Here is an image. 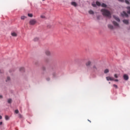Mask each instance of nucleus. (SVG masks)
Listing matches in <instances>:
<instances>
[{
  "label": "nucleus",
  "instance_id": "f03ea898",
  "mask_svg": "<svg viewBox=\"0 0 130 130\" xmlns=\"http://www.w3.org/2000/svg\"><path fill=\"white\" fill-rule=\"evenodd\" d=\"M37 23V21H36V19H31L29 22V25H31V26L35 25V24H36Z\"/></svg>",
  "mask_w": 130,
  "mask_h": 130
},
{
  "label": "nucleus",
  "instance_id": "20e7f679",
  "mask_svg": "<svg viewBox=\"0 0 130 130\" xmlns=\"http://www.w3.org/2000/svg\"><path fill=\"white\" fill-rule=\"evenodd\" d=\"M121 16L122 17H126V18L128 17V15H127V13L125 11H123L122 13H121Z\"/></svg>",
  "mask_w": 130,
  "mask_h": 130
},
{
  "label": "nucleus",
  "instance_id": "cd10ccee",
  "mask_svg": "<svg viewBox=\"0 0 130 130\" xmlns=\"http://www.w3.org/2000/svg\"><path fill=\"white\" fill-rule=\"evenodd\" d=\"M15 113H16V114H18V113H19V110H16L15 111Z\"/></svg>",
  "mask_w": 130,
  "mask_h": 130
},
{
  "label": "nucleus",
  "instance_id": "7c9ffc66",
  "mask_svg": "<svg viewBox=\"0 0 130 130\" xmlns=\"http://www.w3.org/2000/svg\"><path fill=\"white\" fill-rule=\"evenodd\" d=\"M52 76H53V77H55V76H56V73H53Z\"/></svg>",
  "mask_w": 130,
  "mask_h": 130
},
{
  "label": "nucleus",
  "instance_id": "9b49d317",
  "mask_svg": "<svg viewBox=\"0 0 130 130\" xmlns=\"http://www.w3.org/2000/svg\"><path fill=\"white\" fill-rule=\"evenodd\" d=\"M71 5L72 6H74V7H77V6H78V5L77 4V3L75 2H73L71 3Z\"/></svg>",
  "mask_w": 130,
  "mask_h": 130
},
{
  "label": "nucleus",
  "instance_id": "f8f14e48",
  "mask_svg": "<svg viewBox=\"0 0 130 130\" xmlns=\"http://www.w3.org/2000/svg\"><path fill=\"white\" fill-rule=\"evenodd\" d=\"M89 66H91V61H88L86 63V67H89Z\"/></svg>",
  "mask_w": 130,
  "mask_h": 130
},
{
  "label": "nucleus",
  "instance_id": "bb28decb",
  "mask_svg": "<svg viewBox=\"0 0 130 130\" xmlns=\"http://www.w3.org/2000/svg\"><path fill=\"white\" fill-rule=\"evenodd\" d=\"M10 77H7V80H6V82H9V81H10Z\"/></svg>",
  "mask_w": 130,
  "mask_h": 130
},
{
  "label": "nucleus",
  "instance_id": "423d86ee",
  "mask_svg": "<svg viewBox=\"0 0 130 130\" xmlns=\"http://www.w3.org/2000/svg\"><path fill=\"white\" fill-rule=\"evenodd\" d=\"M123 78L124 80H125V81H127V80H128V76H127L126 74H124L123 75Z\"/></svg>",
  "mask_w": 130,
  "mask_h": 130
},
{
  "label": "nucleus",
  "instance_id": "e433bc0d",
  "mask_svg": "<svg viewBox=\"0 0 130 130\" xmlns=\"http://www.w3.org/2000/svg\"><path fill=\"white\" fill-rule=\"evenodd\" d=\"M115 82H118V79H114V80Z\"/></svg>",
  "mask_w": 130,
  "mask_h": 130
},
{
  "label": "nucleus",
  "instance_id": "ea45409f",
  "mask_svg": "<svg viewBox=\"0 0 130 130\" xmlns=\"http://www.w3.org/2000/svg\"><path fill=\"white\" fill-rule=\"evenodd\" d=\"M2 118H3V117L0 115V119H2Z\"/></svg>",
  "mask_w": 130,
  "mask_h": 130
},
{
  "label": "nucleus",
  "instance_id": "b1692460",
  "mask_svg": "<svg viewBox=\"0 0 130 130\" xmlns=\"http://www.w3.org/2000/svg\"><path fill=\"white\" fill-rule=\"evenodd\" d=\"M125 3L127 4V5H129V2L127 0H125Z\"/></svg>",
  "mask_w": 130,
  "mask_h": 130
},
{
  "label": "nucleus",
  "instance_id": "4468645a",
  "mask_svg": "<svg viewBox=\"0 0 130 130\" xmlns=\"http://www.w3.org/2000/svg\"><path fill=\"white\" fill-rule=\"evenodd\" d=\"M19 71L20 72H25V69L23 67H21L19 69Z\"/></svg>",
  "mask_w": 130,
  "mask_h": 130
},
{
  "label": "nucleus",
  "instance_id": "ddd939ff",
  "mask_svg": "<svg viewBox=\"0 0 130 130\" xmlns=\"http://www.w3.org/2000/svg\"><path fill=\"white\" fill-rule=\"evenodd\" d=\"M108 27L109 29H111V30H112V29H113V25H111V24H109L108 25Z\"/></svg>",
  "mask_w": 130,
  "mask_h": 130
},
{
  "label": "nucleus",
  "instance_id": "39448f33",
  "mask_svg": "<svg viewBox=\"0 0 130 130\" xmlns=\"http://www.w3.org/2000/svg\"><path fill=\"white\" fill-rule=\"evenodd\" d=\"M106 79L107 81H114V78L111 77H107Z\"/></svg>",
  "mask_w": 130,
  "mask_h": 130
},
{
  "label": "nucleus",
  "instance_id": "c85d7f7f",
  "mask_svg": "<svg viewBox=\"0 0 130 130\" xmlns=\"http://www.w3.org/2000/svg\"><path fill=\"white\" fill-rule=\"evenodd\" d=\"M18 116H19V118H22V115H21V114H19Z\"/></svg>",
  "mask_w": 130,
  "mask_h": 130
},
{
  "label": "nucleus",
  "instance_id": "a19ab883",
  "mask_svg": "<svg viewBox=\"0 0 130 130\" xmlns=\"http://www.w3.org/2000/svg\"><path fill=\"white\" fill-rule=\"evenodd\" d=\"M0 98H3V95H0Z\"/></svg>",
  "mask_w": 130,
  "mask_h": 130
},
{
  "label": "nucleus",
  "instance_id": "a211bd4d",
  "mask_svg": "<svg viewBox=\"0 0 130 130\" xmlns=\"http://www.w3.org/2000/svg\"><path fill=\"white\" fill-rule=\"evenodd\" d=\"M108 73H109V70H108V69L105 70L104 73L105 74H107Z\"/></svg>",
  "mask_w": 130,
  "mask_h": 130
},
{
  "label": "nucleus",
  "instance_id": "c756f323",
  "mask_svg": "<svg viewBox=\"0 0 130 130\" xmlns=\"http://www.w3.org/2000/svg\"><path fill=\"white\" fill-rule=\"evenodd\" d=\"M113 87H115V88H116V89H117V88H118L117 85H116V84H114Z\"/></svg>",
  "mask_w": 130,
  "mask_h": 130
},
{
  "label": "nucleus",
  "instance_id": "37998d69",
  "mask_svg": "<svg viewBox=\"0 0 130 130\" xmlns=\"http://www.w3.org/2000/svg\"><path fill=\"white\" fill-rule=\"evenodd\" d=\"M43 1H45V0H43Z\"/></svg>",
  "mask_w": 130,
  "mask_h": 130
},
{
  "label": "nucleus",
  "instance_id": "4c0bfd02",
  "mask_svg": "<svg viewBox=\"0 0 130 130\" xmlns=\"http://www.w3.org/2000/svg\"><path fill=\"white\" fill-rule=\"evenodd\" d=\"M92 6H93V7H96V4H92Z\"/></svg>",
  "mask_w": 130,
  "mask_h": 130
},
{
  "label": "nucleus",
  "instance_id": "f3484780",
  "mask_svg": "<svg viewBox=\"0 0 130 130\" xmlns=\"http://www.w3.org/2000/svg\"><path fill=\"white\" fill-rule=\"evenodd\" d=\"M101 7H102L103 8H106V7H107V6L106 5V4L103 3L101 5Z\"/></svg>",
  "mask_w": 130,
  "mask_h": 130
},
{
  "label": "nucleus",
  "instance_id": "393cba45",
  "mask_svg": "<svg viewBox=\"0 0 130 130\" xmlns=\"http://www.w3.org/2000/svg\"><path fill=\"white\" fill-rule=\"evenodd\" d=\"M9 117L8 116H5V119L6 120H9Z\"/></svg>",
  "mask_w": 130,
  "mask_h": 130
},
{
  "label": "nucleus",
  "instance_id": "412c9836",
  "mask_svg": "<svg viewBox=\"0 0 130 130\" xmlns=\"http://www.w3.org/2000/svg\"><path fill=\"white\" fill-rule=\"evenodd\" d=\"M26 16H21V20H25V19H26Z\"/></svg>",
  "mask_w": 130,
  "mask_h": 130
},
{
  "label": "nucleus",
  "instance_id": "c9c22d12",
  "mask_svg": "<svg viewBox=\"0 0 130 130\" xmlns=\"http://www.w3.org/2000/svg\"><path fill=\"white\" fill-rule=\"evenodd\" d=\"M4 73V70H0V74H3Z\"/></svg>",
  "mask_w": 130,
  "mask_h": 130
},
{
  "label": "nucleus",
  "instance_id": "2f4dec72",
  "mask_svg": "<svg viewBox=\"0 0 130 130\" xmlns=\"http://www.w3.org/2000/svg\"><path fill=\"white\" fill-rule=\"evenodd\" d=\"M41 18L42 19H44V18H45V16H44V15H41Z\"/></svg>",
  "mask_w": 130,
  "mask_h": 130
},
{
  "label": "nucleus",
  "instance_id": "4be33fe9",
  "mask_svg": "<svg viewBox=\"0 0 130 130\" xmlns=\"http://www.w3.org/2000/svg\"><path fill=\"white\" fill-rule=\"evenodd\" d=\"M8 103L11 104V103H12V99H8Z\"/></svg>",
  "mask_w": 130,
  "mask_h": 130
},
{
  "label": "nucleus",
  "instance_id": "6e6552de",
  "mask_svg": "<svg viewBox=\"0 0 130 130\" xmlns=\"http://www.w3.org/2000/svg\"><path fill=\"white\" fill-rule=\"evenodd\" d=\"M45 53V54L48 56H49V55H50V51H49V50H46Z\"/></svg>",
  "mask_w": 130,
  "mask_h": 130
},
{
  "label": "nucleus",
  "instance_id": "5701e85b",
  "mask_svg": "<svg viewBox=\"0 0 130 130\" xmlns=\"http://www.w3.org/2000/svg\"><path fill=\"white\" fill-rule=\"evenodd\" d=\"M38 40H39V39L38 38H35L34 39V41H38Z\"/></svg>",
  "mask_w": 130,
  "mask_h": 130
},
{
  "label": "nucleus",
  "instance_id": "aec40b11",
  "mask_svg": "<svg viewBox=\"0 0 130 130\" xmlns=\"http://www.w3.org/2000/svg\"><path fill=\"white\" fill-rule=\"evenodd\" d=\"M88 13L90 15H93V14H94V12H93V11H92V10H90Z\"/></svg>",
  "mask_w": 130,
  "mask_h": 130
},
{
  "label": "nucleus",
  "instance_id": "6ab92c4d",
  "mask_svg": "<svg viewBox=\"0 0 130 130\" xmlns=\"http://www.w3.org/2000/svg\"><path fill=\"white\" fill-rule=\"evenodd\" d=\"M96 6H98L99 7H100V6H101V4L99 2H96Z\"/></svg>",
  "mask_w": 130,
  "mask_h": 130
},
{
  "label": "nucleus",
  "instance_id": "dca6fc26",
  "mask_svg": "<svg viewBox=\"0 0 130 130\" xmlns=\"http://www.w3.org/2000/svg\"><path fill=\"white\" fill-rule=\"evenodd\" d=\"M126 9L128 10L127 11V14H129V15H130V7H127Z\"/></svg>",
  "mask_w": 130,
  "mask_h": 130
},
{
  "label": "nucleus",
  "instance_id": "7ed1b4c3",
  "mask_svg": "<svg viewBox=\"0 0 130 130\" xmlns=\"http://www.w3.org/2000/svg\"><path fill=\"white\" fill-rule=\"evenodd\" d=\"M98 70H99V68L98 67V65H94L92 67V71L96 73V72L98 71Z\"/></svg>",
  "mask_w": 130,
  "mask_h": 130
},
{
  "label": "nucleus",
  "instance_id": "f257e3e1",
  "mask_svg": "<svg viewBox=\"0 0 130 130\" xmlns=\"http://www.w3.org/2000/svg\"><path fill=\"white\" fill-rule=\"evenodd\" d=\"M101 12L103 15V16H105L106 17H108L110 18L111 17V14H110V12L106 9H102Z\"/></svg>",
  "mask_w": 130,
  "mask_h": 130
},
{
  "label": "nucleus",
  "instance_id": "473e14b6",
  "mask_svg": "<svg viewBox=\"0 0 130 130\" xmlns=\"http://www.w3.org/2000/svg\"><path fill=\"white\" fill-rule=\"evenodd\" d=\"M114 77L117 78H118V76H117V74H115Z\"/></svg>",
  "mask_w": 130,
  "mask_h": 130
},
{
  "label": "nucleus",
  "instance_id": "58836bf2",
  "mask_svg": "<svg viewBox=\"0 0 130 130\" xmlns=\"http://www.w3.org/2000/svg\"><path fill=\"white\" fill-rule=\"evenodd\" d=\"M2 124H3V122H0V125H2Z\"/></svg>",
  "mask_w": 130,
  "mask_h": 130
},
{
  "label": "nucleus",
  "instance_id": "2eb2a0df",
  "mask_svg": "<svg viewBox=\"0 0 130 130\" xmlns=\"http://www.w3.org/2000/svg\"><path fill=\"white\" fill-rule=\"evenodd\" d=\"M12 36H13V37H17V35L16 32H12L11 33Z\"/></svg>",
  "mask_w": 130,
  "mask_h": 130
},
{
  "label": "nucleus",
  "instance_id": "72a5a7b5",
  "mask_svg": "<svg viewBox=\"0 0 130 130\" xmlns=\"http://www.w3.org/2000/svg\"><path fill=\"white\" fill-rule=\"evenodd\" d=\"M119 2H120V3H123L124 2V0H118Z\"/></svg>",
  "mask_w": 130,
  "mask_h": 130
},
{
  "label": "nucleus",
  "instance_id": "0eeeda50",
  "mask_svg": "<svg viewBox=\"0 0 130 130\" xmlns=\"http://www.w3.org/2000/svg\"><path fill=\"white\" fill-rule=\"evenodd\" d=\"M113 24L115 27H119V24H118V23L115 21H113Z\"/></svg>",
  "mask_w": 130,
  "mask_h": 130
},
{
  "label": "nucleus",
  "instance_id": "79ce46f5",
  "mask_svg": "<svg viewBox=\"0 0 130 130\" xmlns=\"http://www.w3.org/2000/svg\"><path fill=\"white\" fill-rule=\"evenodd\" d=\"M88 121H89V122H91V121H90V120H88Z\"/></svg>",
  "mask_w": 130,
  "mask_h": 130
},
{
  "label": "nucleus",
  "instance_id": "f704fd0d",
  "mask_svg": "<svg viewBox=\"0 0 130 130\" xmlns=\"http://www.w3.org/2000/svg\"><path fill=\"white\" fill-rule=\"evenodd\" d=\"M47 81H50V78L49 77H48L46 78Z\"/></svg>",
  "mask_w": 130,
  "mask_h": 130
},
{
  "label": "nucleus",
  "instance_id": "9d476101",
  "mask_svg": "<svg viewBox=\"0 0 130 130\" xmlns=\"http://www.w3.org/2000/svg\"><path fill=\"white\" fill-rule=\"evenodd\" d=\"M123 23H124V24H125L126 25H128V20H127L126 19H124V20H123Z\"/></svg>",
  "mask_w": 130,
  "mask_h": 130
},
{
  "label": "nucleus",
  "instance_id": "a878e982",
  "mask_svg": "<svg viewBox=\"0 0 130 130\" xmlns=\"http://www.w3.org/2000/svg\"><path fill=\"white\" fill-rule=\"evenodd\" d=\"M28 17H30L31 18V17H33V14L28 13Z\"/></svg>",
  "mask_w": 130,
  "mask_h": 130
},
{
  "label": "nucleus",
  "instance_id": "1a4fd4ad",
  "mask_svg": "<svg viewBox=\"0 0 130 130\" xmlns=\"http://www.w3.org/2000/svg\"><path fill=\"white\" fill-rule=\"evenodd\" d=\"M113 18L115 19V20H116L117 22H120V19H119V18L118 17L114 16Z\"/></svg>",
  "mask_w": 130,
  "mask_h": 130
}]
</instances>
